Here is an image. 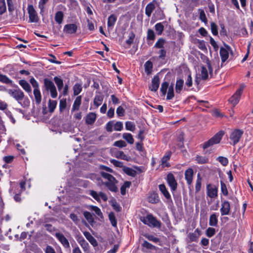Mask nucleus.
<instances>
[{"instance_id":"obj_24","label":"nucleus","mask_w":253,"mask_h":253,"mask_svg":"<svg viewBox=\"0 0 253 253\" xmlns=\"http://www.w3.org/2000/svg\"><path fill=\"white\" fill-rule=\"evenodd\" d=\"M148 200L149 202L152 203V204H155L157 203L159 201V197L157 195V194H155L154 193H151L148 198Z\"/></svg>"},{"instance_id":"obj_25","label":"nucleus","mask_w":253,"mask_h":253,"mask_svg":"<svg viewBox=\"0 0 253 253\" xmlns=\"http://www.w3.org/2000/svg\"><path fill=\"white\" fill-rule=\"evenodd\" d=\"M117 20V17L114 14L111 15L108 19L107 25L109 28H113Z\"/></svg>"},{"instance_id":"obj_29","label":"nucleus","mask_w":253,"mask_h":253,"mask_svg":"<svg viewBox=\"0 0 253 253\" xmlns=\"http://www.w3.org/2000/svg\"><path fill=\"white\" fill-rule=\"evenodd\" d=\"M123 138L130 144H132L134 143V139L130 133H124L123 134Z\"/></svg>"},{"instance_id":"obj_27","label":"nucleus","mask_w":253,"mask_h":253,"mask_svg":"<svg viewBox=\"0 0 253 253\" xmlns=\"http://www.w3.org/2000/svg\"><path fill=\"white\" fill-rule=\"evenodd\" d=\"M34 95L37 104H40L42 100V95L39 89H34Z\"/></svg>"},{"instance_id":"obj_57","label":"nucleus","mask_w":253,"mask_h":253,"mask_svg":"<svg viewBox=\"0 0 253 253\" xmlns=\"http://www.w3.org/2000/svg\"><path fill=\"white\" fill-rule=\"evenodd\" d=\"M125 112V109L121 106H119L116 110V113L119 117L123 116L124 115Z\"/></svg>"},{"instance_id":"obj_4","label":"nucleus","mask_w":253,"mask_h":253,"mask_svg":"<svg viewBox=\"0 0 253 253\" xmlns=\"http://www.w3.org/2000/svg\"><path fill=\"white\" fill-rule=\"evenodd\" d=\"M43 83L45 89L50 91L51 97L56 98L57 96V92L53 82L46 78L44 79Z\"/></svg>"},{"instance_id":"obj_31","label":"nucleus","mask_w":253,"mask_h":253,"mask_svg":"<svg viewBox=\"0 0 253 253\" xmlns=\"http://www.w3.org/2000/svg\"><path fill=\"white\" fill-rule=\"evenodd\" d=\"M77 241L84 250L88 249V244L82 237H79Z\"/></svg>"},{"instance_id":"obj_40","label":"nucleus","mask_w":253,"mask_h":253,"mask_svg":"<svg viewBox=\"0 0 253 253\" xmlns=\"http://www.w3.org/2000/svg\"><path fill=\"white\" fill-rule=\"evenodd\" d=\"M123 129V124L121 122H117L114 123V130L120 131Z\"/></svg>"},{"instance_id":"obj_7","label":"nucleus","mask_w":253,"mask_h":253,"mask_svg":"<svg viewBox=\"0 0 253 253\" xmlns=\"http://www.w3.org/2000/svg\"><path fill=\"white\" fill-rule=\"evenodd\" d=\"M230 50V47L227 44H224L223 47H220V55L222 62H224L228 59L229 57V52Z\"/></svg>"},{"instance_id":"obj_59","label":"nucleus","mask_w":253,"mask_h":253,"mask_svg":"<svg viewBox=\"0 0 253 253\" xmlns=\"http://www.w3.org/2000/svg\"><path fill=\"white\" fill-rule=\"evenodd\" d=\"M201 181L202 179L199 177V175H198V177L196 180V185H195V189L196 192H198L200 190L201 186Z\"/></svg>"},{"instance_id":"obj_10","label":"nucleus","mask_w":253,"mask_h":253,"mask_svg":"<svg viewBox=\"0 0 253 253\" xmlns=\"http://www.w3.org/2000/svg\"><path fill=\"white\" fill-rule=\"evenodd\" d=\"M28 13L29 15V20L31 22H37L39 18L33 5L28 6Z\"/></svg>"},{"instance_id":"obj_33","label":"nucleus","mask_w":253,"mask_h":253,"mask_svg":"<svg viewBox=\"0 0 253 253\" xmlns=\"http://www.w3.org/2000/svg\"><path fill=\"white\" fill-rule=\"evenodd\" d=\"M200 76L203 80H206L209 76L208 69L206 67L202 66L201 69Z\"/></svg>"},{"instance_id":"obj_44","label":"nucleus","mask_w":253,"mask_h":253,"mask_svg":"<svg viewBox=\"0 0 253 253\" xmlns=\"http://www.w3.org/2000/svg\"><path fill=\"white\" fill-rule=\"evenodd\" d=\"M115 156L119 159H121L123 160H127V157L126 155L124 154L123 151H118L115 153Z\"/></svg>"},{"instance_id":"obj_19","label":"nucleus","mask_w":253,"mask_h":253,"mask_svg":"<svg viewBox=\"0 0 253 253\" xmlns=\"http://www.w3.org/2000/svg\"><path fill=\"white\" fill-rule=\"evenodd\" d=\"M96 115L94 113H89L86 117L85 122L88 125H92L95 121Z\"/></svg>"},{"instance_id":"obj_13","label":"nucleus","mask_w":253,"mask_h":253,"mask_svg":"<svg viewBox=\"0 0 253 253\" xmlns=\"http://www.w3.org/2000/svg\"><path fill=\"white\" fill-rule=\"evenodd\" d=\"M160 84V79L158 76L154 77L152 80V83L149 86V88L151 91H156L159 88Z\"/></svg>"},{"instance_id":"obj_23","label":"nucleus","mask_w":253,"mask_h":253,"mask_svg":"<svg viewBox=\"0 0 253 253\" xmlns=\"http://www.w3.org/2000/svg\"><path fill=\"white\" fill-rule=\"evenodd\" d=\"M184 81L181 79H179L176 81L175 84V91L177 93H180L181 91L183 88Z\"/></svg>"},{"instance_id":"obj_49","label":"nucleus","mask_w":253,"mask_h":253,"mask_svg":"<svg viewBox=\"0 0 253 253\" xmlns=\"http://www.w3.org/2000/svg\"><path fill=\"white\" fill-rule=\"evenodd\" d=\"M169 87V83L167 82H164L161 85V91L163 95H165L167 92V88Z\"/></svg>"},{"instance_id":"obj_32","label":"nucleus","mask_w":253,"mask_h":253,"mask_svg":"<svg viewBox=\"0 0 253 253\" xmlns=\"http://www.w3.org/2000/svg\"><path fill=\"white\" fill-rule=\"evenodd\" d=\"M159 189L161 191V192L163 194L164 196L168 199H169L170 196L166 189V187L164 184H160L159 185Z\"/></svg>"},{"instance_id":"obj_52","label":"nucleus","mask_w":253,"mask_h":253,"mask_svg":"<svg viewBox=\"0 0 253 253\" xmlns=\"http://www.w3.org/2000/svg\"><path fill=\"white\" fill-rule=\"evenodd\" d=\"M142 246L143 247L146 248V249L154 250H156V247L152 245L151 244L149 243L147 241H144V242L142 244Z\"/></svg>"},{"instance_id":"obj_16","label":"nucleus","mask_w":253,"mask_h":253,"mask_svg":"<svg viewBox=\"0 0 253 253\" xmlns=\"http://www.w3.org/2000/svg\"><path fill=\"white\" fill-rule=\"evenodd\" d=\"M230 210V204L228 201H224L222 203L220 211L222 215H227L229 213Z\"/></svg>"},{"instance_id":"obj_28","label":"nucleus","mask_w":253,"mask_h":253,"mask_svg":"<svg viewBox=\"0 0 253 253\" xmlns=\"http://www.w3.org/2000/svg\"><path fill=\"white\" fill-rule=\"evenodd\" d=\"M63 17H64L63 13L62 11H57L55 13V20L57 23H58L59 24H61L63 21Z\"/></svg>"},{"instance_id":"obj_34","label":"nucleus","mask_w":253,"mask_h":253,"mask_svg":"<svg viewBox=\"0 0 253 253\" xmlns=\"http://www.w3.org/2000/svg\"><path fill=\"white\" fill-rule=\"evenodd\" d=\"M126 128L127 130L134 131L135 129V125L134 123L127 121L125 124Z\"/></svg>"},{"instance_id":"obj_51","label":"nucleus","mask_w":253,"mask_h":253,"mask_svg":"<svg viewBox=\"0 0 253 253\" xmlns=\"http://www.w3.org/2000/svg\"><path fill=\"white\" fill-rule=\"evenodd\" d=\"M199 11H200V20L205 23L207 22V19L205 14L204 11L203 9H199Z\"/></svg>"},{"instance_id":"obj_15","label":"nucleus","mask_w":253,"mask_h":253,"mask_svg":"<svg viewBox=\"0 0 253 253\" xmlns=\"http://www.w3.org/2000/svg\"><path fill=\"white\" fill-rule=\"evenodd\" d=\"M184 175L187 184L188 185L191 184L193 176V170L191 168L188 169L185 171Z\"/></svg>"},{"instance_id":"obj_22","label":"nucleus","mask_w":253,"mask_h":253,"mask_svg":"<svg viewBox=\"0 0 253 253\" xmlns=\"http://www.w3.org/2000/svg\"><path fill=\"white\" fill-rule=\"evenodd\" d=\"M155 8V4L152 2H150L147 5L145 8V14L148 17H149L151 16L152 12Z\"/></svg>"},{"instance_id":"obj_45","label":"nucleus","mask_w":253,"mask_h":253,"mask_svg":"<svg viewBox=\"0 0 253 253\" xmlns=\"http://www.w3.org/2000/svg\"><path fill=\"white\" fill-rule=\"evenodd\" d=\"M0 82L7 84H11L12 83V81L7 76L2 74H0Z\"/></svg>"},{"instance_id":"obj_3","label":"nucleus","mask_w":253,"mask_h":253,"mask_svg":"<svg viewBox=\"0 0 253 253\" xmlns=\"http://www.w3.org/2000/svg\"><path fill=\"white\" fill-rule=\"evenodd\" d=\"M7 93L13 97L19 103L21 104V101L24 98V92L19 88L6 89Z\"/></svg>"},{"instance_id":"obj_11","label":"nucleus","mask_w":253,"mask_h":253,"mask_svg":"<svg viewBox=\"0 0 253 253\" xmlns=\"http://www.w3.org/2000/svg\"><path fill=\"white\" fill-rule=\"evenodd\" d=\"M63 31L66 34H74L77 31V26L75 24H66L64 27Z\"/></svg>"},{"instance_id":"obj_5","label":"nucleus","mask_w":253,"mask_h":253,"mask_svg":"<svg viewBox=\"0 0 253 253\" xmlns=\"http://www.w3.org/2000/svg\"><path fill=\"white\" fill-rule=\"evenodd\" d=\"M243 133V130L240 129H235L231 132L230 139L232 141V144L233 145H236L239 142Z\"/></svg>"},{"instance_id":"obj_54","label":"nucleus","mask_w":253,"mask_h":253,"mask_svg":"<svg viewBox=\"0 0 253 253\" xmlns=\"http://www.w3.org/2000/svg\"><path fill=\"white\" fill-rule=\"evenodd\" d=\"M114 145L120 148H123L126 146V143L123 140H119L115 141Z\"/></svg>"},{"instance_id":"obj_6","label":"nucleus","mask_w":253,"mask_h":253,"mask_svg":"<svg viewBox=\"0 0 253 253\" xmlns=\"http://www.w3.org/2000/svg\"><path fill=\"white\" fill-rule=\"evenodd\" d=\"M245 87V85L241 84L239 89H238L236 92L232 95L229 99V102L233 105H236L239 101L241 95L243 92V90Z\"/></svg>"},{"instance_id":"obj_30","label":"nucleus","mask_w":253,"mask_h":253,"mask_svg":"<svg viewBox=\"0 0 253 253\" xmlns=\"http://www.w3.org/2000/svg\"><path fill=\"white\" fill-rule=\"evenodd\" d=\"M144 67L145 72L148 75L150 74L151 73L153 68V64L152 62L150 61H146L144 64Z\"/></svg>"},{"instance_id":"obj_17","label":"nucleus","mask_w":253,"mask_h":253,"mask_svg":"<svg viewBox=\"0 0 253 253\" xmlns=\"http://www.w3.org/2000/svg\"><path fill=\"white\" fill-rule=\"evenodd\" d=\"M171 156L170 152H167L162 158L161 160V165L163 167H169V166L168 161L169 160Z\"/></svg>"},{"instance_id":"obj_21","label":"nucleus","mask_w":253,"mask_h":253,"mask_svg":"<svg viewBox=\"0 0 253 253\" xmlns=\"http://www.w3.org/2000/svg\"><path fill=\"white\" fill-rule=\"evenodd\" d=\"M19 84L27 92L31 93L32 91L31 87L29 83L25 80H21L19 81Z\"/></svg>"},{"instance_id":"obj_14","label":"nucleus","mask_w":253,"mask_h":253,"mask_svg":"<svg viewBox=\"0 0 253 253\" xmlns=\"http://www.w3.org/2000/svg\"><path fill=\"white\" fill-rule=\"evenodd\" d=\"M167 181L171 190L173 191L176 190L177 188V183L172 174L169 173L168 175Z\"/></svg>"},{"instance_id":"obj_37","label":"nucleus","mask_w":253,"mask_h":253,"mask_svg":"<svg viewBox=\"0 0 253 253\" xmlns=\"http://www.w3.org/2000/svg\"><path fill=\"white\" fill-rule=\"evenodd\" d=\"M82 90V86L79 84H76L73 86L74 95H78Z\"/></svg>"},{"instance_id":"obj_39","label":"nucleus","mask_w":253,"mask_h":253,"mask_svg":"<svg viewBox=\"0 0 253 253\" xmlns=\"http://www.w3.org/2000/svg\"><path fill=\"white\" fill-rule=\"evenodd\" d=\"M155 30L158 35H161L164 31V26L162 23H159L155 26Z\"/></svg>"},{"instance_id":"obj_1","label":"nucleus","mask_w":253,"mask_h":253,"mask_svg":"<svg viewBox=\"0 0 253 253\" xmlns=\"http://www.w3.org/2000/svg\"><path fill=\"white\" fill-rule=\"evenodd\" d=\"M101 168L102 169L105 170L106 172L101 171L100 172L101 175L105 179L107 180L108 181L104 183V184L107 187V188L112 192H117L118 188L116 185L117 181L116 179L110 173H107L109 172L110 173L113 172V170L109 167L104 166H101Z\"/></svg>"},{"instance_id":"obj_38","label":"nucleus","mask_w":253,"mask_h":253,"mask_svg":"<svg viewBox=\"0 0 253 253\" xmlns=\"http://www.w3.org/2000/svg\"><path fill=\"white\" fill-rule=\"evenodd\" d=\"M114 121H111L108 122L106 125L105 129L107 132H111L114 130Z\"/></svg>"},{"instance_id":"obj_61","label":"nucleus","mask_w":253,"mask_h":253,"mask_svg":"<svg viewBox=\"0 0 253 253\" xmlns=\"http://www.w3.org/2000/svg\"><path fill=\"white\" fill-rule=\"evenodd\" d=\"M135 38V34L133 32H131L129 35V38L126 40V42L127 44L130 45L133 42Z\"/></svg>"},{"instance_id":"obj_42","label":"nucleus","mask_w":253,"mask_h":253,"mask_svg":"<svg viewBox=\"0 0 253 253\" xmlns=\"http://www.w3.org/2000/svg\"><path fill=\"white\" fill-rule=\"evenodd\" d=\"M141 221H157L155 217L151 214H147L143 219L141 218Z\"/></svg>"},{"instance_id":"obj_8","label":"nucleus","mask_w":253,"mask_h":253,"mask_svg":"<svg viewBox=\"0 0 253 253\" xmlns=\"http://www.w3.org/2000/svg\"><path fill=\"white\" fill-rule=\"evenodd\" d=\"M218 189L216 186L208 184L207 186V195L211 198H215L217 196Z\"/></svg>"},{"instance_id":"obj_20","label":"nucleus","mask_w":253,"mask_h":253,"mask_svg":"<svg viewBox=\"0 0 253 253\" xmlns=\"http://www.w3.org/2000/svg\"><path fill=\"white\" fill-rule=\"evenodd\" d=\"M82 102L81 96H78L76 97L75 100L74 102L73 107L72 108V112L77 111L79 109Z\"/></svg>"},{"instance_id":"obj_50","label":"nucleus","mask_w":253,"mask_h":253,"mask_svg":"<svg viewBox=\"0 0 253 253\" xmlns=\"http://www.w3.org/2000/svg\"><path fill=\"white\" fill-rule=\"evenodd\" d=\"M220 185L221 192L224 195L227 196L228 195V192L225 184L223 181H221Z\"/></svg>"},{"instance_id":"obj_48","label":"nucleus","mask_w":253,"mask_h":253,"mask_svg":"<svg viewBox=\"0 0 253 253\" xmlns=\"http://www.w3.org/2000/svg\"><path fill=\"white\" fill-rule=\"evenodd\" d=\"M196 161L199 164H205L208 163V159L205 157L198 156L196 157Z\"/></svg>"},{"instance_id":"obj_58","label":"nucleus","mask_w":253,"mask_h":253,"mask_svg":"<svg viewBox=\"0 0 253 253\" xmlns=\"http://www.w3.org/2000/svg\"><path fill=\"white\" fill-rule=\"evenodd\" d=\"M48 0H40L39 2V7L41 9V13L43 12L44 4L47 2Z\"/></svg>"},{"instance_id":"obj_12","label":"nucleus","mask_w":253,"mask_h":253,"mask_svg":"<svg viewBox=\"0 0 253 253\" xmlns=\"http://www.w3.org/2000/svg\"><path fill=\"white\" fill-rule=\"evenodd\" d=\"M55 237L65 248H69L70 247V244L68 240L62 234L56 233L55 234Z\"/></svg>"},{"instance_id":"obj_18","label":"nucleus","mask_w":253,"mask_h":253,"mask_svg":"<svg viewBox=\"0 0 253 253\" xmlns=\"http://www.w3.org/2000/svg\"><path fill=\"white\" fill-rule=\"evenodd\" d=\"M84 234L86 239L94 247L97 246L98 244L95 239L88 232H84Z\"/></svg>"},{"instance_id":"obj_46","label":"nucleus","mask_w":253,"mask_h":253,"mask_svg":"<svg viewBox=\"0 0 253 253\" xmlns=\"http://www.w3.org/2000/svg\"><path fill=\"white\" fill-rule=\"evenodd\" d=\"M217 160L223 166H226L228 164V160L226 157L220 156L217 158Z\"/></svg>"},{"instance_id":"obj_55","label":"nucleus","mask_w":253,"mask_h":253,"mask_svg":"<svg viewBox=\"0 0 253 253\" xmlns=\"http://www.w3.org/2000/svg\"><path fill=\"white\" fill-rule=\"evenodd\" d=\"M211 28L212 34L214 36L217 35L218 34L217 25L214 23L212 22L211 24Z\"/></svg>"},{"instance_id":"obj_47","label":"nucleus","mask_w":253,"mask_h":253,"mask_svg":"<svg viewBox=\"0 0 253 253\" xmlns=\"http://www.w3.org/2000/svg\"><path fill=\"white\" fill-rule=\"evenodd\" d=\"M165 43V40L163 38H160L156 42L155 46L157 48H163Z\"/></svg>"},{"instance_id":"obj_64","label":"nucleus","mask_w":253,"mask_h":253,"mask_svg":"<svg viewBox=\"0 0 253 253\" xmlns=\"http://www.w3.org/2000/svg\"><path fill=\"white\" fill-rule=\"evenodd\" d=\"M67 103L66 99H62L60 101L59 107L61 111H62L66 107Z\"/></svg>"},{"instance_id":"obj_60","label":"nucleus","mask_w":253,"mask_h":253,"mask_svg":"<svg viewBox=\"0 0 253 253\" xmlns=\"http://www.w3.org/2000/svg\"><path fill=\"white\" fill-rule=\"evenodd\" d=\"M30 82L34 89H39V83L34 78H31Z\"/></svg>"},{"instance_id":"obj_35","label":"nucleus","mask_w":253,"mask_h":253,"mask_svg":"<svg viewBox=\"0 0 253 253\" xmlns=\"http://www.w3.org/2000/svg\"><path fill=\"white\" fill-rule=\"evenodd\" d=\"M54 81L57 86L58 89L59 91H60L63 86V82L62 80L57 77H55L54 78Z\"/></svg>"},{"instance_id":"obj_53","label":"nucleus","mask_w":253,"mask_h":253,"mask_svg":"<svg viewBox=\"0 0 253 253\" xmlns=\"http://www.w3.org/2000/svg\"><path fill=\"white\" fill-rule=\"evenodd\" d=\"M155 38L154 32L152 29H148L147 31V39L154 40Z\"/></svg>"},{"instance_id":"obj_43","label":"nucleus","mask_w":253,"mask_h":253,"mask_svg":"<svg viewBox=\"0 0 253 253\" xmlns=\"http://www.w3.org/2000/svg\"><path fill=\"white\" fill-rule=\"evenodd\" d=\"M6 10L5 0H0V15L3 14Z\"/></svg>"},{"instance_id":"obj_2","label":"nucleus","mask_w":253,"mask_h":253,"mask_svg":"<svg viewBox=\"0 0 253 253\" xmlns=\"http://www.w3.org/2000/svg\"><path fill=\"white\" fill-rule=\"evenodd\" d=\"M224 133L223 131H220L218 132L211 138L203 144V148L204 149H206L214 144L219 143L223 136Z\"/></svg>"},{"instance_id":"obj_63","label":"nucleus","mask_w":253,"mask_h":253,"mask_svg":"<svg viewBox=\"0 0 253 253\" xmlns=\"http://www.w3.org/2000/svg\"><path fill=\"white\" fill-rule=\"evenodd\" d=\"M110 162L112 164H113L115 166L117 167L122 168L123 166V163L117 160L112 159L110 160Z\"/></svg>"},{"instance_id":"obj_41","label":"nucleus","mask_w":253,"mask_h":253,"mask_svg":"<svg viewBox=\"0 0 253 253\" xmlns=\"http://www.w3.org/2000/svg\"><path fill=\"white\" fill-rule=\"evenodd\" d=\"M173 97H174L173 86V85H171L170 86H169V87L167 99L170 100V99H171Z\"/></svg>"},{"instance_id":"obj_56","label":"nucleus","mask_w":253,"mask_h":253,"mask_svg":"<svg viewBox=\"0 0 253 253\" xmlns=\"http://www.w3.org/2000/svg\"><path fill=\"white\" fill-rule=\"evenodd\" d=\"M144 236L147 238L149 240L152 241L154 243H157L159 241V238L149 234H145Z\"/></svg>"},{"instance_id":"obj_62","label":"nucleus","mask_w":253,"mask_h":253,"mask_svg":"<svg viewBox=\"0 0 253 253\" xmlns=\"http://www.w3.org/2000/svg\"><path fill=\"white\" fill-rule=\"evenodd\" d=\"M193 83H192V77L190 74H189L187 76V80L185 82V85L189 87H191Z\"/></svg>"},{"instance_id":"obj_9","label":"nucleus","mask_w":253,"mask_h":253,"mask_svg":"<svg viewBox=\"0 0 253 253\" xmlns=\"http://www.w3.org/2000/svg\"><path fill=\"white\" fill-rule=\"evenodd\" d=\"M89 194L97 201H100L101 199L104 201H106L108 200L107 196L102 192L97 193L96 191L91 190L89 192Z\"/></svg>"},{"instance_id":"obj_26","label":"nucleus","mask_w":253,"mask_h":253,"mask_svg":"<svg viewBox=\"0 0 253 253\" xmlns=\"http://www.w3.org/2000/svg\"><path fill=\"white\" fill-rule=\"evenodd\" d=\"M103 98V96L102 95H96L93 100L94 105L98 107L102 104Z\"/></svg>"},{"instance_id":"obj_36","label":"nucleus","mask_w":253,"mask_h":253,"mask_svg":"<svg viewBox=\"0 0 253 253\" xmlns=\"http://www.w3.org/2000/svg\"><path fill=\"white\" fill-rule=\"evenodd\" d=\"M57 102L55 100H49L48 103L49 110L50 112H53L55 109Z\"/></svg>"}]
</instances>
